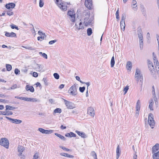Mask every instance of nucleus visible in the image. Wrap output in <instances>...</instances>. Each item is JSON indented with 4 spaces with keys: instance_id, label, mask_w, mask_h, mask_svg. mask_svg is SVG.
<instances>
[{
    "instance_id": "obj_1",
    "label": "nucleus",
    "mask_w": 159,
    "mask_h": 159,
    "mask_svg": "<svg viewBox=\"0 0 159 159\" xmlns=\"http://www.w3.org/2000/svg\"><path fill=\"white\" fill-rule=\"evenodd\" d=\"M138 35L139 39L140 49L142 50L143 48V37L142 31L141 29L138 30Z\"/></svg>"
},
{
    "instance_id": "obj_2",
    "label": "nucleus",
    "mask_w": 159,
    "mask_h": 159,
    "mask_svg": "<svg viewBox=\"0 0 159 159\" xmlns=\"http://www.w3.org/2000/svg\"><path fill=\"white\" fill-rule=\"evenodd\" d=\"M0 145L6 148H9V142L8 140L5 138H2L0 141Z\"/></svg>"
},
{
    "instance_id": "obj_3",
    "label": "nucleus",
    "mask_w": 159,
    "mask_h": 159,
    "mask_svg": "<svg viewBox=\"0 0 159 159\" xmlns=\"http://www.w3.org/2000/svg\"><path fill=\"white\" fill-rule=\"evenodd\" d=\"M135 78L137 79V80H140V81L142 83L143 81V76L140 74V70L138 69L137 68L136 70Z\"/></svg>"
},
{
    "instance_id": "obj_4",
    "label": "nucleus",
    "mask_w": 159,
    "mask_h": 159,
    "mask_svg": "<svg viewBox=\"0 0 159 159\" xmlns=\"http://www.w3.org/2000/svg\"><path fill=\"white\" fill-rule=\"evenodd\" d=\"M69 92H70V94L72 96H75L77 94V89L76 85L74 84L71 86L69 90Z\"/></svg>"
},
{
    "instance_id": "obj_5",
    "label": "nucleus",
    "mask_w": 159,
    "mask_h": 159,
    "mask_svg": "<svg viewBox=\"0 0 159 159\" xmlns=\"http://www.w3.org/2000/svg\"><path fill=\"white\" fill-rule=\"evenodd\" d=\"M75 12L73 10L68 11L67 15L71 18L70 20L72 22H74L75 21Z\"/></svg>"
},
{
    "instance_id": "obj_6",
    "label": "nucleus",
    "mask_w": 159,
    "mask_h": 159,
    "mask_svg": "<svg viewBox=\"0 0 159 159\" xmlns=\"http://www.w3.org/2000/svg\"><path fill=\"white\" fill-rule=\"evenodd\" d=\"M5 117L7 119L9 120L10 121H11V122L13 123H15L16 124H20L22 122V121L20 120L12 119L6 116Z\"/></svg>"
},
{
    "instance_id": "obj_7",
    "label": "nucleus",
    "mask_w": 159,
    "mask_h": 159,
    "mask_svg": "<svg viewBox=\"0 0 159 159\" xmlns=\"http://www.w3.org/2000/svg\"><path fill=\"white\" fill-rule=\"evenodd\" d=\"M86 7L89 9H91L92 7V0H86L85 2Z\"/></svg>"
},
{
    "instance_id": "obj_8",
    "label": "nucleus",
    "mask_w": 159,
    "mask_h": 159,
    "mask_svg": "<svg viewBox=\"0 0 159 159\" xmlns=\"http://www.w3.org/2000/svg\"><path fill=\"white\" fill-rule=\"evenodd\" d=\"M64 101L66 106L68 108L72 109L74 108V104L72 102H70L65 99H64Z\"/></svg>"
},
{
    "instance_id": "obj_9",
    "label": "nucleus",
    "mask_w": 159,
    "mask_h": 159,
    "mask_svg": "<svg viewBox=\"0 0 159 159\" xmlns=\"http://www.w3.org/2000/svg\"><path fill=\"white\" fill-rule=\"evenodd\" d=\"M87 113L90 116L93 117H94L95 115L94 109L91 107H89L88 108Z\"/></svg>"
},
{
    "instance_id": "obj_10",
    "label": "nucleus",
    "mask_w": 159,
    "mask_h": 159,
    "mask_svg": "<svg viewBox=\"0 0 159 159\" xmlns=\"http://www.w3.org/2000/svg\"><path fill=\"white\" fill-rule=\"evenodd\" d=\"M18 152H19V153L18 154V156L21 155V154H22V152L25 150V148L21 145H19L17 148Z\"/></svg>"
},
{
    "instance_id": "obj_11",
    "label": "nucleus",
    "mask_w": 159,
    "mask_h": 159,
    "mask_svg": "<svg viewBox=\"0 0 159 159\" xmlns=\"http://www.w3.org/2000/svg\"><path fill=\"white\" fill-rule=\"evenodd\" d=\"M159 150V144L156 143L152 148V153L156 152L157 151Z\"/></svg>"
},
{
    "instance_id": "obj_12",
    "label": "nucleus",
    "mask_w": 159,
    "mask_h": 159,
    "mask_svg": "<svg viewBox=\"0 0 159 159\" xmlns=\"http://www.w3.org/2000/svg\"><path fill=\"white\" fill-rule=\"evenodd\" d=\"M58 6L61 10L63 11H66L67 9V6L65 5L63 3L58 4Z\"/></svg>"
},
{
    "instance_id": "obj_13",
    "label": "nucleus",
    "mask_w": 159,
    "mask_h": 159,
    "mask_svg": "<svg viewBox=\"0 0 159 159\" xmlns=\"http://www.w3.org/2000/svg\"><path fill=\"white\" fill-rule=\"evenodd\" d=\"M15 6L16 5L15 3H10L6 4L5 7L7 9H10V8H14Z\"/></svg>"
},
{
    "instance_id": "obj_14",
    "label": "nucleus",
    "mask_w": 159,
    "mask_h": 159,
    "mask_svg": "<svg viewBox=\"0 0 159 159\" xmlns=\"http://www.w3.org/2000/svg\"><path fill=\"white\" fill-rule=\"evenodd\" d=\"M75 132L80 136L82 138H85L87 137V135L85 134V133L83 132L79 131L78 130H76Z\"/></svg>"
},
{
    "instance_id": "obj_15",
    "label": "nucleus",
    "mask_w": 159,
    "mask_h": 159,
    "mask_svg": "<svg viewBox=\"0 0 159 159\" xmlns=\"http://www.w3.org/2000/svg\"><path fill=\"white\" fill-rule=\"evenodd\" d=\"M148 67L149 70L151 72L152 75H154L155 73V70L153 64L148 66Z\"/></svg>"
},
{
    "instance_id": "obj_16",
    "label": "nucleus",
    "mask_w": 159,
    "mask_h": 159,
    "mask_svg": "<svg viewBox=\"0 0 159 159\" xmlns=\"http://www.w3.org/2000/svg\"><path fill=\"white\" fill-rule=\"evenodd\" d=\"M121 150L119 145H118L116 149V159H118L120 155Z\"/></svg>"
},
{
    "instance_id": "obj_17",
    "label": "nucleus",
    "mask_w": 159,
    "mask_h": 159,
    "mask_svg": "<svg viewBox=\"0 0 159 159\" xmlns=\"http://www.w3.org/2000/svg\"><path fill=\"white\" fill-rule=\"evenodd\" d=\"M76 29L78 30L80 29H84V27L83 25H82V23L81 22H80L79 24L77 22H76L75 24Z\"/></svg>"
},
{
    "instance_id": "obj_18",
    "label": "nucleus",
    "mask_w": 159,
    "mask_h": 159,
    "mask_svg": "<svg viewBox=\"0 0 159 159\" xmlns=\"http://www.w3.org/2000/svg\"><path fill=\"white\" fill-rule=\"evenodd\" d=\"M137 2L135 0H133L132 2L131 6L134 10L136 11L137 10Z\"/></svg>"
},
{
    "instance_id": "obj_19",
    "label": "nucleus",
    "mask_w": 159,
    "mask_h": 159,
    "mask_svg": "<svg viewBox=\"0 0 159 159\" xmlns=\"http://www.w3.org/2000/svg\"><path fill=\"white\" fill-rule=\"evenodd\" d=\"M5 35L7 37H15L16 36V34L13 32L11 33L7 32H5Z\"/></svg>"
},
{
    "instance_id": "obj_20",
    "label": "nucleus",
    "mask_w": 159,
    "mask_h": 159,
    "mask_svg": "<svg viewBox=\"0 0 159 159\" xmlns=\"http://www.w3.org/2000/svg\"><path fill=\"white\" fill-rule=\"evenodd\" d=\"M25 89L26 91H30L31 92L34 91V89L32 86H30L29 85H27L25 87Z\"/></svg>"
},
{
    "instance_id": "obj_21",
    "label": "nucleus",
    "mask_w": 159,
    "mask_h": 159,
    "mask_svg": "<svg viewBox=\"0 0 159 159\" xmlns=\"http://www.w3.org/2000/svg\"><path fill=\"white\" fill-rule=\"evenodd\" d=\"M148 123L152 129L153 128L155 125V123L154 120H148Z\"/></svg>"
},
{
    "instance_id": "obj_22",
    "label": "nucleus",
    "mask_w": 159,
    "mask_h": 159,
    "mask_svg": "<svg viewBox=\"0 0 159 159\" xmlns=\"http://www.w3.org/2000/svg\"><path fill=\"white\" fill-rule=\"evenodd\" d=\"M149 108L151 110L153 111V107L154 104L153 100L152 99H151L149 101Z\"/></svg>"
},
{
    "instance_id": "obj_23",
    "label": "nucleus",
    "mask_w": 159,
    "mask_h": 159,
    "mask_svg": "<svg viewBox=\"0 0 159 159\" xmlns=\"http://www.w3.org/2000/svg\"><path fill=\"white\" fill-rule=\"evenodd\" d=\"M13 114L12 111H8L6 112L5 111H0V115L5 116H8L9 115H11Z\"/></svg>"
},
{
    "instance_id": "obj_24",
    "label": "nucleus",
    "mask_w": 159,
    "mask_h": 159,
    "mask_svg": "<svg viewBox=\"0 0 159 159\" xmlns=\"http://www.w3.org/2000/svg\"><path fill=\"white\" fill-rule=\"evenodd\" d=\"M60 154L61 156L66 157H67L73 158L74 157V156L73 155H71L69 154H68L66 153H60Z\"/></svg>"
},
{
    "instance_id": "obj_25",
    "label": "nucleus",
    "mask_w": 159,
    "mask_h": 159,
    "mask_svg": "<svg viewBox=\"0 0 159 159\" xmlns=\"http://www.w3.org/2000/svg\"><path fill=\"white\" fill-rule=\"evenodd\" d=\"M132 67V64L131 61H128L126 64V68L129 70H131Z\"/></svg>"
},
{
    "instance_id": "obj_26",
    "label": "nucleus",
    "mask_w": 159,
    "mask_h": 159,
    "mask_svg": "<svg viewBox=\"0 0 159 159\" xmlns=\"http://www.w3.org/2000/svg\"><path fill=\"white\" fill-rule=\"evenodd\" d=\"M153 153L152 155L153 159H159V151Z\"/></svg>"
},
{
    "instance_id": "obj_27",
    "label": "nucleus",
    "mask_w": 159,
    "mask_h": 159,
    "mask_svg": "<svg viewBox=\"0 0 159 159\" xmlns=\"http://www.w3.org/2000/svg\"><path fill=\"white\" fill-rule=\"evenodd\" d=\"M85 13L86 14H85V18H84V24H85L86 23V22H87V21H88L89 19V16H90L89 14L87 12V13Z\"/></svg>"
},
{
    "instance_id": "obj_28",
    "label": "nucleus",
    "mask_w": 159,
    "mask_h": 159,
    "mask_svg": "<svg viewBox=\"0 0 159 159\" xmlns=\"http://www.w3.org/2000/svg\"><path fill=\"white\" fill-rule=\"evenodd\" d=\"M6 111L7 110H13L14 109H16V107H12L8 105H7L6 107Z\"/></svg>"
},
{
    "instance_id": "obj_29",
    "label": "nucleus",
    "mask_w": 159,
    "mask_h": 159,
    "mask_svg": "<svg viewBox=\"0 0 159 159\" xmlns=\"http://www.w3.org/2000/svg\"><path fill=\"white\" fill-rule=\"evenodd\" d=\"M140 107V102L139 100H138L136 103V111H139Z\"/></svg>"
},
{
    "instance_id": "obj_30",
    "label": "nucleus",
    "mask_w": 159,
    "mask_h": 159,
    "mask_svg": "<svg viewBox=\"0 0 159 159\" xmlns=\"http://www.w3.org/2000/svg\"><path fill=\"white\" fill-rule=\"evenodd\" d=\"M120 25L121 29H123V30L124 31L125 28V21H121L120 22Z\"/></svg>"
},
{
    "instance_id": "obj_31",
    "label": "nucleus",
    "mask_w": 159,
    "mask_h": 159,
    "mask_svg": "<svg viewBox=\"0 0 159 159\" xmlns=\"http://www.w3.org/2000/svg\"><path fill=\"white\" fill-rule=\"evenodd\" d=\"M55 135L56 136H57L59 138L61 139L65 140H66V139L65 138V137L60 134H58V133H56L55 134Z\"/></svg>"
},
{
    "instance_id": "obj_32",
    "label": "nucleus",
    "mask_w": 159,
    "mask_h": 159,
    "mask_svg": "<svg viewBox=\"0 0 159 159\" xmlns=\"http://www.w3.org/2000/svg\"><path fill=\"white\" fill-rule=\"evenodd\" d=\"M115 59H114V56H113L112 57V58L111 59V67H113L114 66V64H115Z\"/></svg>"
},
{
    "instance_id": "obj_33",
    "label": "nucleus",
    "mask_w": 159,
    "mask_h": 159,
    "mask_svg": "<svg viewBox=\"0 0 159 159\" xmlns=\"http://www.w3.org/2000/svg\"><path fill=\"white\" fill-rule=\"evenodd\" d=\"M37 65L38 66V68L39 69V71H43V66L37 64Z\"/></svg>"
},
{
    "instance_id": "obj_34",
    "label": "nucleus",
    "mask_w": 159,
    "mask_h": 159,
    "mask_svg": "<svg viewBox=\"0 0 159 159\" xmlns=\"http://www.w3.org/2000/svg\"><path fill=\"white\" fill-rule=\"evenodd\" d=\"M6 67L7 69V70L8 71H10L12 69V66L11 65L6 64Z\"/></svg>"
},
{
    "instance_id": "obj_35",
    "label": "nucleus",
    "mask_w": 159,
    "mask_h": 159,
    "mask_svg": "<svg viewBox=\"0 0 159 159\" xmlns=\"http://www.w3.org/2000/svg\"><path fill=\"white\" fill-rule=\"evenodd\" d=\"M92 29L91 28H89L87 30V33L88 36H90L92 34Z\"/></svg>"
},
{
    "instance_id": "obj_36",
    "label": "nucleus",
    "mask_w": 159,
    "mask_h": 159,
    "mask_svg": "<svg viewBox=\"0 0 159 159\" xmlns=\"http://www.w3.org/2000/svg\"><path fill=\"white\" fill-rule=\"evenodd\" d=\"M61 110L60 108H57L54 111L55 113H61Z\"/></svg>"
},
{
    "instance_id": "obj_37",
    "label": "nucleus",
    "mask_w": 159,
    "mask_h": 159,
    "mask_svg": "<svg viewBox=\"0 0 159 159\" xmlns=\"http://www.w3.org/2000/svg\"><path fill=\"white\" fill-rule=\"evenodd\" d=\"M155 63V66L156 69L157 68V69H159V63L158 61L157 60L155 61H154Z\"/></svg>"
},
{
    "instance_id": "obj_38",
    "label": "nucleus",
    "mask_w": 159,
    "mask_h": 159,
    "mask_svg": "<svg viewBox=\"0 0 159 159\" xmlns=\"http://www.w3.org/2000/svg\"><path fill=\"white\" fill-rule=\"evenodd\" d=\"M39 158V153L36 152L34 155L33 159H38Z\"/></svg>"
},
{
    "instance_id": "obj_39",
    "label": "nucleus",
    "mask_w": 159,
    "mask_h": 159,
    "mask_svg": "<svg viewBox=\"0 0 159 159\" xmlns=\"http://www.w3.org/2000/svg\"><path fill=\"white\" fill-rule=\"evenodd\" d=\"M59 147L60 148H61L63 150L66 151H67V152L71 151V150L70 149H68V148H65V147H63L62 146H59Z\"/></svg>"
},
{
    "instance_id": "obj_40",
    "label": "nucleus",
    "mask_w": 159,
    "mask_h": 159,
    "mask_svg": "<svg viewBox=\"0 0 159 159\" xmlns=\"http://www.w3.org/2000/svg\"><path fill=\"white\" fill-rule=\"evenodd\" d=\"M39 54L40 55L42 54V56L44 58H45L46 59H47L48 58V56L45 53H43L41 52H39Z\"/></svg>"
},
{
    "instance_id": "obj_41",
    "label": "nucleus",
    "mask_w": 159,
    "mask_h": 159,
    "mask_svg": "<svg viewBox=\"0 0 159 159\" xmlns=\"http://www.w3.org/2000/svg\"><path fill=\"white\" fill-rule=\"evenodd\" d=\"M10 26L12 29H15L17 30H19L18 26L15 25L11 24L10 25Z\"/></svg>"
},
{
    "instance_id": "obj_42",
    "label": "nucleus",
    "mask_w": 159,
    "mask_h": 159,
    "mask_svg": "<svg viewBox=\"0 0 159 159\" xmlns=\"http://www.w3.org/2000/svg\"><path fill=\"white\" fill-rule=\"evenodd\" d=\"M152 95H153V97H154L155 96H156L154 87L153 85L152 86Z\"/></svg>"
},
{
    "instance_id": "obj_43",
    "label": "nucleus",
    "mask_w": 159,
    "mask_h": 159,
    "mask_svg": "<svg viewBox=\"0 0 159 159\" xmlns=\"http://www.w3.org/2000/svg\"><path fill=\"white\" fill-rule=\"evenodd\" d=\"M53 76L57 80H58L59 78V75L57 73H54L53 74Z\"/></svg>"
},
{
    "instance_id": "obj_44",
    "label": "nucleus",
    "mask_w": 159,
    "mask_h": 159,
    "mask_svg": "<svg viewBox=\"0 0 159 159\" xmlns=\"http://www.w3.org/2000/svg\"><path fill=\"white\" fill-rule=\"evenodd\" d=\"M53 132V130H46L45 134H51Z\"/></svg>"
},
{
    "instance_id": "obj_45",
    "label": "nucleus",
    "mask_w": 159,
    "mask_h": 159,
    "mask_svg": "<svg viewBox=\"0 0 159 159\" xmlns=\"http://www.w3.org/2000/svg\"><path fill=\"white\" fill-rule=\"evenodd\" d=\"M148 120H154L153 119V115L152 113H149L148 115Z\"/></svg>"
},
{
    "instance_id": "obj_46",
    "label": "nucleus",
    "mask_w": 159,
    "mask_h": 159,
    "mask_svg": "<svg viewBox=\"0 0 159 159\" xmlns=\"http://www.w3.org/2000/svg\"><path fill=\"white\" fill-rule=\"evenodd\" d=\"M75 78L77 80L80 81L81 83L83 84L85 83V82L82 81L80 80V78L79 76H76L75 77Z\"/></svg>"
},
{
    "instance_id": "obj_47",
    "label": "nucleus",
    "mask_w": 159,
    "mask_h": 159,
    "mask_svg": "<svg viewBox=\"0 0 159 159\" xmlns=\"http://www.w3.org/2000/svg\"><path fill=\"white\" fill-rule=\"evenodd\" d=\"M85 88L84 86H83V87H80L79 90L80 92L83 93L85 90Z\"/></svg>"
},
{
    "instance_id": "obj_48",
    "label": "nucleus",
    "mask_w": 159,
    "mask_h": 159,
    "mask_svg": "<svg viewBox=\"0 0 159 159\" xmlns=\"http://www.w3.org/2000/svg\"><path fill=\"white\" fill-rule=\"evenodd\" d=\"M44 5V3L43 0H40L39 1V6L40 7H42Z\"/></svg>"
},
{
    "instance_id": "obj_49",
    "label": "nucleus",
    "mask_w": 159,
    "mask_h": 159,
    "mask_svg": "<svg viewBox=\"0 0 159 159\" xmlns=\"http://www.w3.org/2000/svg\"><path fill=\"white\" fill-rule=\"evenodd\" d=\"M38 130L42 133L45 134L46 130L42 128H39L38 129Z\"/></svg>"
},
{
    "instance_id": "obj_50",
    "label": "nucleus",
    "mask_w": 159,
    "mask_h": 159,
    "mask_svg": "<svg viewBox=\"0 0 159 159\" xmlns=\"http://www.w3.org/2000/svg\"><path fill=\"white\" fill-rule=\"evenodd\" d=\"M129 89V86H126L124 89L123 90L124 91H125V93H124V94H125L127 92V91H128V89Z\"/></svg>"
},
{
    "instance_id": "obj_51",
    "label": "nucleus",
    "mask_w": 159,
    "mask_h": 159,
    "mask_svg": "<svg viewBox=\"0 0 159 159\" xmlns=\"http://www.w3.org/2000/svg\"><path fill=\"white\" fill-rule=\"evenodd\" d=\"M153 97V98L154 99V101H155V105H158V100H157V98L156 97V96H155L154 97Z\"/></svg>"
},
{
    "instance_id": "obj_52",
    "label": "nucleus",
    "mask_w": 159,
    "mask_h": 159,
    "mask_svg": "<svg viewBox=\"0 0 159 159\" xmlns=\"http://www.w3.org/2000/svg\"><path fill=\"white\" fill-rule=\"evenodd\" d=\"M17 88V85L16 84H14L11 87L8 89V90L10 89H14Z\"/></svg>"
},
{
    "instance_id": "obj_53",
    "label": "nucleus",
    "mask_w": 159,
    "mask_h": 159,
    "mask_svg": "<svg viewBox=\"0 0 159 159\" xmlns=\"http://www.w3.org/2000/svg\"><path fill=\"white\" fill-rule=\"evenodd\" d=\"M125 14H123L122 15V17L121 21H125Z\"/></svg>"
},
{
    "instance_id": "obj_54",
    "label": "nucleus",
    "mask_w": 159,
    "mask_h": 159,
    "mask_svg": "<svg viewBox=\"0 0 159 159\" xmlns=\"http://www.w3.org/2000/svg\"><path fill=\"white\" fill-rule=\"evenodd\" d=\"M92 20L90 19L88 21H87L86 22L85 24V26H87L88 25L90 24L91 23Z\"/></svg>"
},
{
    "instance_id": "obj_55",
    "label": "nucleus",
    "mask_w": 159,
    "mask_h": 159,
    "mask_svg": "<svg viewBox=\"0 0 159 159\" xmlns=\"http://www.w3.org/2000/svg\"><path fill=\"white\" fill-rule=\"evenodd\" d=\"M13 14V12L10 11H7V14L9 16L12 15Z\"/></svg>"
},
{
    "instance_id": "obj_56",
    "label": "nucleus",
    "mask_w": 159,
    "mask_h": 159,
    "mask_svg": "<svg viewBox=\"0 0 159 159\" xmlns=\"http://www.w3.org/2000/svg\"><path fill=\"white\" fill-rule=\"evenodd\" d=\"M44 83L46 85H48V83L47 82V80L46 78H44L42 80Z\"/></svg>"
},
{
    "instance_id": "obj_57",
    "label": "nucleus",
    "mask_w": 159,
    "mask_h": 159,
    "mask_svg": "<svg viewBox=\"0 0 159 159\" xmlns=\"http://www.w3.org/2000/svg\"><path fill=\"white\" fill-rule=\"evenodd\" d=\"M70 137H75L76 136V135L72 132H70Z\"/></svg>"
},
{
    "instance_id": "obj_58",
    "label": "nucleus",
    "mask_w": 159,
    "mask_h": 159,
    "mask_svg": "<svg viewBox=\"0 0 159 159\" xmlns=\"http://www.w3.org/2000/svg\"><path fill=\"white\" fill-rule=\"evenodd\" d=\"M31 98L25 97V101L31 102Z\"/></svg>"
},
{
    "instance_id": "obj_59",
    "label": "nucleus",
    "mask_w": 159,
    "mask_h": 159,
    "mask_svg": "<svg viewBox=\"0 0 159 159\" xmlns=\"http://www.w3.org/2000/svg\"><path fill=\"white\" fill-rule=\"evenodd\" d=\"M20 70L17 68H16L15 70V73L16 75H17L19 74V73L20 72Z\"/></svg>"
},
{
    "instance_id": "obj_60",
    "label": "nucleus",
    "mask_w": 159,
    "mask_h": 159,
    "mask_svg": "<svg viewBox=\"0 0 159 159\" xmlns=\"http://www.w3.org/2000/svg\"><path fill=\"white\" fill-rule=\"evenodd\" d=\"M140 7L141 9V10L143 11H145V8L143 5L142 4H141L140 5Z\"/></svg>"
},
{
    "instance_id": "obj_61",
    "label": "nucleus",
    "mask_w": 159,
    "mask_h": 159,
    "mask_svg": "<svg viewBox=\"0 0 159 159\" xmlns=\"http://www.w3.org/2000/svg\"><path fill=\"white\" fill-rule=\"evenodd\" d=\"M39 100H37L36 98H31V102H39Z\"/></svg>"
},
{
    "instance_id": "obj_62",
    "label": "nucleus",
    "mask_w": 159,
    "mask_h": 159,
    "mask_svg": "<svg viewBox=\"0 0 159 159\" xmlns=\"http://www.w3.org/2000/svg\"><path fill=\"white\" fill-rule=\"evenodd\" d=\"M57 41L56 40H51L49 42V43L50 44H52L55 43Z\"/></svg>"
},
{
    "instance_id": "obj_63",
    "label": "nucleus",
    "mask_w": 159,
    "mask_h": 159,
    "mask_svg": "<svg viewBox=\"0 0 159 159\" xmlns=\"http://www.w3.org/2000/svg\"><path fill=\"white\" fill-rule=\"evenodd\" d=\"M33 76L35 77H37L38 76V74L36 72H34L33 73Z\"/></svg>"
},
{
    "instance_id": "obj_64",
    "label": "nucleus",
    "mask_w": 159,
    "mask_h": 159,
    "mask_svg": "<svg viewBox=\"0 0 159 159\" xmlns=\"http://www.w3.org/2000/svg\"><path fill=\"white\" fill-rule=\"evenodd\" d=\"M9 96H8L5 95L4 94L0 93V97L1 98L4 97L6 98H7Z\"/></svg>"
}]
</instances>
